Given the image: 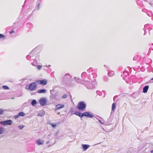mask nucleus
I'll use <instances>...</instances> for the list:
<instances>
[{
	"label": "nucleus",
	"mask_w": 153,
	"mask_h": 153,
	"mask_svg": "<svg viewBox=\"0 0 153 153\" xmlns=\"http://www.w3.org/2000/svg\"><path fill=\"white\" fill-rule=\"evenodd\" d=\"M36 142L37 143V144L39 145H42L44 143V141L43 140L40 139L37 140H36Z\"/></svg>",
	"instance_id": "obj_11"
},
{
	"label": "nucleus",
	"mask_w": 153,
	"mask_h": 153,
	"mask_svg": "<svg viewBox=\"0 0 153 153\" xmlns=\"http://www.w3.org/2000/svg\"><path fill=\"white\" fill-rule=\"evenodd\" d=\"M96 118L97 119V120H98V121H99V120H100L102 119V118L101 117H98V116H97V117H96Z\"/></svg>",
	"instance_id": "obj_31"
},
{
	"label": "nucleus",
	"mask_w": 153,
	"mask_h": 153,
	"mask_svg": "<svg viewBox=\"0 0 153 153\" xmlns=\"http://www.w3.org/2000/svg\"><path fill=\"white\" fill-rule=\"evenodd\" d=\"M19 116L18 114L17 115L14 116V117L15 119H16L19 118Z\"/></svg>",
	"instance_id": "obj_28"
},
{
	"label": "nucleus",
	"mask_w": 153,
	"mask_h": 153,
	"mask_svg": "<svg viewBox=\"0 0 153 153\" xmlns=\"http://www.w3.org/2000/svg\"><path fill=\"white\" fill-rule=\"evenodd\" d=\"M149 88V85H146L143 88V92L146 93L147 92Z\"/></svg>",
	"instance_id": "obj_12"
},
{
	"label": "nucleus",
	"mask_w": 153,
	"mask_h": 153,
	"mask_svg": "<svg viewBox=\"0 0 153 153\" xmlns=\"http://www.w3.org/2000/svg\"><path fill=\"white\" fill-rule=\"evenodd\" d=\"M99 121L102 124H104V123L101 120V119L99 120Z\"/></svg>",
	"instance_id": "obj_33"
},
{
	"label": "nucleus",
	"mask_w": 153,
	"mask_h": 153,
	"mask_svg": "<svg viewBox=\"0 0 153 153\" xmlns=\"http://www.w3.org/2000/svg\"><path fill=\"white\" fill-rule=\"evenodd\" d=\"M1 124L3 125H10V120H8L5 121H1L0 122Z\"/></svg>",
	"instance_id": "obj_10"
},
{
	"label": "nucleus",
	"mask_w": 153,
	"mask_h": 153,
	"mask_svg": "<svg viewBox=\"0 0 153 153\" xmlns=\"http://www.w3.org/2000/svg\"><path fill=\"white\" fill-rule=\"evenodd\" d=\"M96 76L95 73H92L89 76H88L86 72H83L81 74V77L83 79L79 80V82L85 85L88 89L94 88L97 84L95 79Z\"/></svg>",
	"instance_id": "obj_1"
},
{
	"label": "nucleus",
	"mask_w": 153,
	"mask_h": 153,
	"mask_svg": "<svg viewBox=\"0 0 153 153\" xmlns=\"http://www.w3.org/2000/svg\"><path fill=\"white\" fill-rule=\"evenodd\" d=\"M92 68H90L88 69L87 70V71L88 72H90L91 71H92Z\"/></svg>",
	"instance_id": "obj_27"
},
{
	"label": "nucleus",
	"mask_w": 153,
	"mask_h": 153,
	"mask_svg": "<svg viewBox=\"0 0 153 153\" xmlns=\"http://www.w3.org/2000/svg\"><path fill=\"white\" fill-rule=\"evenodd\" d=\"M51 98L52 99H56V97L55 95H53L51 96Z\"/></svg>",
	"instance_id": "obj_24"
},
{
	"label": "nucleus",
	"mask_w": 153,
	"mask_h": 153,
	"mask_svg": "<svg viewBox=\"0 0 153 153\" xmlns=\"http://www.w3.org/2000/svg\"><path fill=\"white\" fill-rule=\"evenodd\" d=\"M36 100H33L31 102V104L33 106H35L36 105Z\"/></svg>",
	"instance_id": "obj_17"
},
{
	"label": "nucleus",
	"mask_w": 153,
	"mask_h": 153,
	"mask_svg": "<svg viewBox=\"0 0 153 153\" xmlns=\"http://www.w3.org/2000/svg\"><path fill=\"white\" fill-rule=\"evenodd\" d=\"M83 116L92 118L94 117L93 115L91 114L89 112H87L82 113V117Z\"/></svg>",
	"instance_id": "obj_7"
},
{
	"label": "nucleus",
	"mask_w": 153,
	"mask_h": 153,
	"mask_svg": "<svg viewBox=\"0 0 153 153\" xmlns=\"http://www.w3.org/2000/svg\"><path fill=\"white\" fill-rule=\"evenodd\" d=\"M151 153H153V150L151 151Z\"/></svg>",
	"instance_id": "obj_42"
},
{
	"label": "nucleus",
	"mask_w": 153,
	"mask_h": 153,
	"mask_svg": "<svg viewBox=\"0 0 153 153\" xmlns=\"http://www.w3.org/2000/svg\"><path fill=\"white\" fill-rule=\"evenodd\" d=\"M45 114V112L44 111H42V112H39L38 114V116L41 117H43L44 115Z\"/></svg>",
	"instance_id": "obj_16"
},
{
	"label": "nucleus",
	"mask_w": 153,
	"mask_h": 153,
	"mask_svg": "<svg viewBox=\"0 0 153 153\" xmlns=\"http://www.w3.org/2000/svg\"><path fill=\"white\" fill-rule=\"evenodd\" d=\"M36 83L42 85H45L47 84V82L45 79L38 80L36 81Z\"/></svg>",
	"instance_id": "obj_6"
},
{
	"label": "nucleus",
	"mask_w": 153,
	"mask_h": 153,
	"mask_svg": "<svg viewBox=\"0 0 153 153\" xmlns=\"http://www.w3.org/2000/svg\"><path fill=\"white\" fill-rule=\"evenodd\" d=\"M3 112V111L1 109H0V115L2 114Z\"/></svg>",
	"instance_id": "obj_30"
},
{
	"label": "nucleus",
	"mask_w": 153,
	"mask_h": 153,
	"mask_svg": "<svg viewBox=\"0 0 153 153\" xmlns=\"http://www.w3.org/2000/svg\"><path fill=\"white\" fill-rule=\"evenodd\" d=\"M67 96H68V95L67 94H65L62 97V99L65 98L67 97Z\"/></svg>",
	"instance_id": "obj_26"
},
{
	"label": "nucleus",
	"mask_w": 153,
	"mask_h": 153,
	"mask_svg": "<svg viewBox=\"0 0 153 153\" xmlns=\"http://www.w3.org/2000/svg\"><path fill=\"white\" fill-rule=\"evenodd\" d=\"M4 36L2 34H0V39L4 38Z\"/></svg>",
	"instance_id": "obj_29"
},
{
	"label": "nucleus",
	"mask_w": 153,
	"mask_h": 153,
	"mask_svg": "<svg viewBox=\"0 0 153 153\" xmlns=\"http://www.w3.org/2000/svg\"><path fill=\"white\" fill-rule=\"evenodd\" d=\"M71 76L69 73L65 74L62 78V83L63 84H66L71 78Z\"/></svg>",
	"instance_id": "obj_2"
},
{
	"label": "nucleus",
	"mask_w": 153,
	"mask_h": 153,
	"mask_svg": "<svg viewBox=\"0 0 153 153\" xmlns=\"http://www.w3.org/2000/svg\"><path fill=\"white\" fill-rule=\"evenodd\" d=\"M114 72L113 71H109L108 73V75L110 77H112L114 74Z\"/></svg>",
	"instance_id": "obj_15"
},
{
	"label": "nucleus",
	"mask_w": 153,
	"mask_h": 153,
	"mask_svg": "<svg viewBox=\"0 0 153 153\" xmlns=\"http://www.w3.org/2000/svg\"><path fill=\"white\" fill-rule=\"evenodd\" d=\"M152 50H153V48L152 49Z\"/></svg>",
	"instance_id": "obj_45"
},
{
	"label": "nucleus",
	"mask_w": 153,
	"mask_h": 153,
	"mask_svg": "<svg viewBox=\"0 0 153 153\" xmlns=\"http://www.w3.org/2000/svg\"><path fill=\"white\" fill-rule=\"evenodd\" d=\"M2 88L4 89L7 90L9 89V87L6 85H3L2 86Z\"/></svg>",
	"instance_id": "obj_23"
},
{
	"label": "nucleus",
	"mask_w": 153,
	"mask_h": 153,
	"mask_svg": "<svg viewBox=\"0 0 153 153\" xmlns=\"http://www.w3.org/2000/svg\"><path fill=\"white\" fill-rule=\"evenodd\" d=\"M151 80H153V78H152L151 79Z\"/></svg>",
	"instance_id": "obj_43"
},
{
	"label": "nucleus",
	"mask_w": 153,
	"mask_h": 153,
	"mask_svg": "<svg viewBox=\"0 0 153 153\" xmlns=\"http://www.w3.org/2000/svg\"><path fill=\"white\" fill-rule=\"evenodd\" d=\"M116 107V104L115 103H113L112 105V111L114 112Z\"/></svg>",
	"instance_id": "obj_18"
},
{
	"label": "nucleus",
	"mask_w": 153,
	"mask_h": 153,
	"mask_svg": "<svg viewBox=\"0 0 153 153\" xmlns=\"http://www.w3.org/2000/svg\"><path fill=\"white\" fill-rule=\"evenodd\" d=\"M31 56H29V55H27V59H29V58Z\"/></svg>",
	"instance_id": "obj_35"
},
{
	"label": "nucleus",
	"mask_w": 153,
	"mask_h": 153,
	"mask_svg": "<svg viewBox=\"0 0 153 153\" xmlns=\"http://www.w3.org/2000/svg\"><path fill=\"white\" fill-rule=\"evenodd\" d=\"M19 116L24 117L25 116V114L23 112H20L18 113Z\"/></svg>",
	"instance_id": "obj_20"
},
{
	"label": "nucleus",
	"mask_w": 153,
	"mask_h": 153,
	"mask_svg": "<svg viewBox=\"0 0 153 153\" xmlns=\"http://www.w3.org/2000/svg\"><path fill=\"white\" fill-rule=\"evenodd\" d=\"M37 92L39 93H45L47 92V91L45 89H40Z\"/></svg>",
	"instance_id": "obj_14"
},
{
	"label": "nucleus",
	"mask_w": 153,
	"mask_h": 153,
	"mask_svg": "<svg viewBox=\"0 0 153 153\" xmlns=\"http://www.w3.org/2000/svg\"><path fill=\"white\" fill-rule=\"evenodd\" d=\"M37 87V85L36 83L33 82L29 84L28 86V89L30 91L34 90Z\"/></svg>",
	"instance_id": "obj_4"
},
{
	"label": "nucleus",
	"mask_w": 153,
	"mask_h": 153,
	"mask_svg": "<svg viewBox=\"0 0 153 153\" xmlns=\"http://www.w3.org/2000/svg\"><path fill=\"white\" fill-rule=\"evenodd\" d=\"M4 131V129L2 127H1L0 128V134H3Z\"/></svg>",
	"instance_id": "obj_19"
},
{
	"label": "nucleus",
	"mask_w": 153,
	"mask_h": 153,
	"mask_svg": "<svg viewBox=\"0 0 153 153\" xmlns=\"http://www.w3.org/2000/svg\"><path fill=\"white\" fill-rule=\"evenodd\" d=\"M86 105L84 101H81L79 102L77 108L78 109L82 110L85 109L86 108Z\"/></svg>",
	"instance_id": "obj_3"
},
{
	"label": "nucleus",
	"mask_w": 153,
	"mask_h": 153,
	"mask_svg": "<svg viewBox=\"0 0 153 153\" xmlns=\"http://www.w3.org/2000/svg\"><path fill=\"white\" fill-rule=\"evenodd\" d=\"M51 125L52 126L53 128L55 127L56 126V124H52Z\"/></svg>",
	"instance_id": "obj_32"
},
{
	"label": "nucleus",
	"mask_w": 153,
	"mask_h": 153,
	"mask_svg": "<svg viewBox=\"0 0 153 153\" xmlns=\"http://www.w3.org/2000/svg\"><path fill=\"white\" fill-rule=\"evenodd\" d=\"M25 126L23 125H21L18 126V127L20 130L22 129Z\"/></svg>",
	"instance_id": "obj_22"
},
{
	"label": "nucleus",
	"mask_w": 153,
	"mask_h": 153,
	"mask_svg": "<svg viewBox=\"0 0 153 153\" xmlns=\"http://www.w3.org/2000/svg\"><path fill=\"white\" fill-rule=\"evenodd\" d=\"M99 92H100L99 91H96L97 93H98Z\"/></svg>",
	"instance_id": "obj_40"
},
{
	"label": "nucleus",
	"mask_w": 153,
	"mask_h": 153,
	"mask_svg": "<svg viewBox=\"0 0 153 153\" xmlns=\"http://www.w3.org/2000/svg\"><path fill=\"white\" fill-rule=\"evenodd\" d=\"M65 106L63 104H59L56 106V110H59L61 109L64 107Z\"/></svg>",
	"instance_id": "obj_9"
},
{
	"label": "nucleus",
	"mask_w": 153,
	"mask_h": 153,
	"mask_svg": "<svg viewBox=\"0 0 153 153\" xmlns=\"http://www.w3.org/2000/svg\"><path fill=\"white\" fill-rule=\"evenodd\" d=\"M14 98L13 97L12 98V99H13Z\"/></svg>",
	"instance_id": "obj_44"
},
{
	"label": "nucleus",
	"mask_w": 153,
	"mask_h": 153,
	"mask_svg": "<svg viewBox=\"0 0 153 153\" xmlns=\"http://www.w3.org/2000/svg\"><path fill=\"white\" fill-rule=\"evenodd\" d=\"M31 64L33 65V66H35V65H34V62L32 63H31Z\"/></svg>",
	"instance_id": "obj_38"
},
{
	"label": "nucleus",
	"mask_w": 153,
	"mask_h": 153,
	"mask_svg": "<svg viewBox=\"0 0 153 153\" xmlns=\"http://www.w3.org/2000/svg\"><path fill=\"white\" fill-rule=\"evenodd\" d=\"M82 147L84 151H85L90 146V145L87 144H82Z\"/></svg>",
	"instance_id": "obj_8"
},
{
	"label": "nucleus",
	"mask_w": 153,
	"mask_h": 153,
	"mask_svg": "<svg viewBox=\"0 0 153 153\" xmlns=\"http://www.w3.org/2000/svg\"><path fill=\"white\" fill-rule=\"evenodd\" d=\"M49 142H50L49 141H47L46 142V144H48L49 143Z\"/></svg>",
	"instance_id": "obj_37"
},
{
	"label": "nucleus",
	"mask_w": 153,
	"mask_h": 153,
	"mask_svg": "<svg viewBox=\"0 0 153 153\" xmlns=\"http://www.w3.org/2000/svg\"><path fill=\"white\" fill-rule=\"evenodd\" d=\"M39 102L42 106H45L46 105L47 100L45 98H41L39 100Z\"/></svg>",
	"instance_id": "obj_5"
},
{
	"label": "nucleus",
	"mask_w": 153,
	"mask_h": 153,
	"mask_svg": "<svg viewBox=\"0 0 153 153\" xmlns=\"http://www.w3.org/2000/svg\"><path fill=\"white\" fill-rule=\"evenodd\" d=\"M14 31L13 30H12L10 31V34H12L14 32Z\"/></svg>",
	"instance_id": "obj_36"
},
{
	"label": "nucleus",
	"mask_w": 153,
	"mask_h": 153,
	"mask_svg": "<svg viewBox=\"0 0 153 153\" xmlns=\"http://www.w3.org/2000/svg\"><path fill=\"white\" fill-rule=\"evenodd\" d=\"M40 3L39 2H37L36 4H37V7L36 9L37 10H39L40 9Z\"/></svg>",
	"instance_id": "obj_21"
},
{
	"label": "nucleus",
	"mask_w": 153,
	"mask_h": 153,
	"mask_svg": "<svg viewBox=\"0 0 153 153\" xmlns=\"http://www.w3.org/2000/svg\"><path fill=\"white\" fill-rule=\"evenodd\" d=\"M51 66V65H48L47 66V67H50Z\"/></svg>",
	"instance_id": "obj_41"
},
{
	"label": "nucleus",
	"mask_w": 153,
	"mask_h": 153,
	"mask_svg": "<svg viewBox=\"0 0 153 153\" xmlns=\"http://www.w3.org/2000/svg\"><path fill=\"white\" fill-rule=\"evenodd\" d=\"M74 114L76 115L79 116L80 118L82 117V113H81L79 112L76 111L74 112Z\"/></svg>",
	"instance_id": "obj_13"
},
{
	"label": "nucleus",
	"mask_w": 153,
	"mask_h": 153,
	"mask_svg": "<svg viewBox=\"0 0 153 153\" xmlns=\"http://www.w3.org/2000/svg\"><path fill=\"white\" fill-rule=\"evenodd\" d=\"M36 66L37 67V68L39 70H40L42 68V66L39 65H36Z\"/></svg>",
	"instance_id": "obj_25"
},
{
	"label": "nucleus",
	"mask_w": 153,
	"mask_h": 153,
	"mask_svg": "<svg viewBox=\"0 0 153 153\" xmlns=\"http://www.w3.org/2000/svg\"><path fill=\"white\" fill-rule=\"evenodd\" d=\"M12 123V121L11 120H10V125H11Z\"/></svg>",
	"instance_id": "obj_39"
},
{
	"label": "nucleus",
	"mask_w": 153,
	"mask_h": 153,
	"mask_svg": "<svg viewBox=\"0 0 153 153\" xmlns=\"http://www.w3.org/2000/svg\"><path fill=\"white\" fill-rule=\"evenodd\" d=\"M74 79H75L76 80H77V79L79 80V79L77 78V77H74Z\"/></svg>",
	"instance_id": "obj_34"
}]
</instances>
